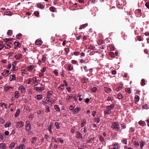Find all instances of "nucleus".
<instances>
[{
    "mask_svg": "<svg viewBox=\"0 0 149 149\" xmlns=\"http://www.w3.org/2000/svg\"><path fill=\"white\" fill-rule=\"evenodd\" d=\"M111 127L113 129H114L116 131H119L120 130L119 125L117 122L112 123Z\"/></svg>",
    "mask_w": 149,
    "mask_h": 149,
    "instance_id": "obj_1",
    "label": "nucleus"
},
{
    "mask_svg": "<svg viewBox=\"0 0 149 149\" xmlns=\"http://www.w3.org/2000/svg\"><path fill=\"white\" fill-rule=\"evenodd\" d=\"M13 88L14 87L9 86L4 87L3 88L4 91L10 93H11V92H10V91H12Z\"/></svg>",
    "mask_w": 149,
    "mask_h": 149,
    "instance_id": "obj_2",
    "label": "nucleus"
},
{
    "mask_svg": "<svg viewBox=\"0 0 149 149\" xmlns=\"http://www.w3.org/2000/svg\"><path fill=\"white\" fill-rule=\"evenodd\" d=\"M16 124L17 128H21L23 127L24 125V123L23 121H20L17 122Z\"/></svg>",
    "mask_w": 149,
    "mask_h": 149,
    "instance_id": "obj_3",
    "label": "nucleus"
},
{
    "mask_svg": "<svg viewBox=\"0 0 149 149\" xmlns=\"http://www.w3.org/2000/svg\"><path fill=\"white\" fill-rule=\"evenodd\" d=\"M18 90L19 91H20L22 93H24L25 92V88L22 85H21L18 88Z\"/></svg>",
    "mask_w": 149,
    "mask_h": 149,
    "instance_id": "obj_4",
    "label": "nucleus"
},
{
    "mask_svg": "<svg viewBox=\"0 0 149 149\" xmlns=\"http://www.w3.org/2000/svg\"><path fill=\"white\" fill-rule=\"evenodd\" d=\"M34 90L37 91L41 92L44 90V89L43 87H34Z\"/></svg>",
    "mask_w": 149,
    "mask_h": 149,
    "instance_id": "obj_5",
    "label": "nucleus"
},
{
    "mask_svg": "<svg viewBox=\"0 0 149 149\" xmlns=\"http://www.w3.org/2000/svg\"><path fill=\"white\" fill-rule=\"evenodd\" d=\"M42 43L43 42L41 40L38 39L36 40L35 42V44L37 45H41Z\"/></svg>",
    "mask_w": 149,
    "mask_h": 149,
    "instance_id": "obj_6",
    "label": "nucleus"
},
{
    "mask_svg": "<svg viewBox=\"0 0 149 149\" xmlns=\"http://www.w3.org/2000/svg\"><path fill=\"white\" fill-rule=\"evenodd\" d=\"M22 55L20 54H18L15 56V58L17 60H19L22 58Z\"/></svg>",
    "mask_w": 149,
    "mask_h": 149,
    "instance_id": "obj_7",
    "label": "nucleus"
},
{
    "mask_svg": "<svg viewBox=\"0 0 149 149\" xmlns=\"http://www.w3.org/2000/svg\"><path fill=\"white\" fill-rule=\"evenodd\" d=\"M9 72V71L8 70H4L3 72L1 73V74L3 76H6L8 75V73Z\"/></svg>",
    "mask_w": 149,
    "mask_h": 149,
    "instance_id": "obj_8",
    "label": "nucleus"
},
{
    "mask_svg": "<svg viewBox=\"0 0 149 149\" xmlns=\"http://www.w3.org/2000/svg\"><path fill=\"white\" fill-rule=\"evenodd\" d=\"M114 104H112L111 105L107 106L106 108L107 110H110L111 109H112L114 107Z\"/></svg>",
    "mask_w": 149,
    "mask_h": 149,
    "instance_id": "obj_9",
    "label": "nucleus"
},
{
    "mask_svg": "<svg viewBox=\"0 0 149 149\" xmlns=\"http://www.w3.org/2000/svg\"><path fill=\"white\" fill-rule=\"evenodd\" d=\"M118 143L113 144L111 146V147H113V148H111V149H117L119 148V146H118Z\"/></svg>",
    "mask_w": 149,
    "mask_h": 149,
    "instance_id": "obj_10",
    "label": "nucleus"
},
{
    "mask_svg": "<svg viewBox=\"0 0 149 149\" xmlns=\"http://www.w3.org/2000/svg\"><path fill=\"white\" fill-rule=\"evenodd\" d=\"M15 95H14V97L16 98H18L19 96H20V94L19 91H16L15 92Z\"/></svg>",
    "mask_w": 149,
    "mask_h": 149,
    "instance_id": "obj_11",
    "label": "nucleus"
},
{
    "mask_svg": "<svg viewBox=\"0 0 149 149\" xmlns=\"http://www.w3.org/2000/svg\"><path fill=\"white\" fill-rule=\"evenodd\" d=\"M34 68V65H32L27 67L26 69L28 70H29V71H31L33 70Z\"/></svg>",
    "mask_w": 149,
    "mask_h": 149,
    "instance_id": "obj_12",
    "label": "nucleus"
},
{
    "mask_svg": "<svg viewBox=\"0 0 149 149\" xmlns=\"http://www.w3.org/2000/svg\"><path fill=\"white\" fill-rule=\"evenodd\" d=\"M32 80L33 81V83L36 84V85H37L38 84V82L37 80V78L36 77H35L33 78Z\"/></svg>",
    "mask_w": 149,
    "mask_h": 149,
    "instance_id": "obj_13",
    "label": "nucleus"
},
{
    "mask_svg": "<svg viewBox=\"0 0 149 149\" xmlns=\"http://www.w3.org/2000/svg\"><path fill=\"white\" fill-rule=\"evenodd\" d=\"M42 95L41 94H38L35 97V98L38 100L41 99L42 97Z\"/></svg>",
    "mask_w": 149,
    "mask_h": 149,
    "instance_id": "obj_14",
    "label": "nucleus"
},
{
    "mask_svg": "<svg viewBox=\"0 0 149 149\" xmlns=\"http://www.w3.org/2000/svg\"><path fill=\"white\" fill-rule=\"evenodd\" d=\"M16 79L15 75V74L11 75L10 76V80L11 81L15 80Z\"/></svg>",
    "mask_w": 149,
    "mask_h": 149,
    "instance_id": "obj_15",
    "label": "nucleus"
},
{
    "mask_svg": "<svg viewBox=\"0 0 149 149\" xmlns=\"http://www.w3.org/2000/svg\"><path fill=\"white\" fill-rule=\"evenodd\" d=\"M0 148L1 149H6V146L3 143H0Z\"/></svg>",
    "mask_w": 149,
    "mask_h": 149,
    "instance_id": "obj_16",
    "label": "nucleus"
},
{
    "mask_svg": "<svg viewBox=\"0 0 149 149\" xmlns=\"http://www.w3.org/2000/svg\"><path fill=\"white\" fill-rule=\"evenodd\" d=\"M14 44L15 45V49H16L17 47H19L21 46V44L19 42H15L14 43Z\"/></svg>",
    "mask_w": 149,
    "mask_h": 149,
    "instance_id": "obj_17",
    "label": "nucleus"
},
{
    "mask_svg": "<svg viewBox=\"0 0 149 149\" xmlns=\"http://www.w3.org/2000/svg\"><path fill=\"white\" fill-rule=\"evenodd\" d=\"M20 113V109H17L16 111V113L14 115L15 117L17 118L19 115Z\"/></svg>",
    "mask_w": 149,
    "mask_h": 149,
    "instance_id": "obj_18",
    "label": "nucleus"
},
{
    "mask_svg": "<svg viewBox=\"0 0 149 149\" xmlns=\"http://www.w3.org/2000/svg\"><path fill=\"white\" fill-rule=\"evenodd\" d=\"M104 90L106 93H110L111 91V90L110 88L107 87H105Z\"/></svg>",
    "mask_w": 149,
    "mask_h": 149,
    "instance_id": "obj_19",
    "label": "nucleus"
},
{
    "mask_svg": "<svg viewBox=\"0 0 149 149\" xmlns=\"http://www.w3.org/2000/svg\"><path fill=\"white\" fill-rule=\"evenodd\" d=\"M10 47V45L6 44L3 45V48L4 47H5V49H8Z\"/></svg>",
    "mask_w": 149,
    "mask_h": 149,
    "instance_id": "obj_20",
    "label": "nucleus"
},
{
    "mask_svg": "<svg viewBox=\"0 0 149 149\" xmlns=\"http://www.w3.org/2000/svg\"><path fill=\"white\" fill-rule=\"evenodd\" d=\"M37 6L38 8L40 9L43 8L45 7V6L44 5H42L40 3H38L37 5Z\"/></svg>",
    "mask_w": 149,
    "mask_h": 149,
    "instance_id": "obj_21",
    "label": "nucleus"
},
{
    "mask_svg": "<svg viewBox=\"0 0 149 149\" xmlns=\"http://www.w3.org/2000/svg\"><path fill=\"white\" fill-rule=\"evenodd\" d=\"M139 124L141 125L144 126L146 125V123L144 121H140L139 122Z\"/></svg>",
    "mask_w": 149,
    "mask_h": 149,
    "instance_id": "obj_22",
    "label": "nucleus"
},
{
    "mask_svg": "<svg viewBox=\"0 0 149 149\" xmlns=\"http://www.w3.org/2000/svg\"><path fill=\"white\" fill-rule=\"evenodd\" d=\"M76 137L77 138L79 139H81L82 138V136L81 134L78 132L77 133Z\"/></svg>",
    "mask_w": 149,
    "mask_h": 149,
    "instance_id": "obj_23",
    "label": "nucleus"
},
{
    "mask_svg": "<svg viewBox=\"0 0 149 149\" xmlns=\"http://www.w3.org/2000/svg\"><path fill=\"white\" fill-rule=\"evenodd\" d=\"M55 109L57 111H58L60 110V108L58 105H55L54 106Z\"/></svg>",
    "mask_w": 149,
    "mask_h": 149,
    "instance_id": "obj_24",
    "label": "nucleus"
},
{
    "mask_svg": "<svg viewBox=\"0 0 149 149\" xmlns=\"http://www.w3.org/2000/svg\"><path fill=\"white\" fill-rule=\"evenodd\" d=\"M5 15H9L11 16L13 15V13L9 11H6L4 13Z\"/></svg>",
    "mask_w": 149,
    "mask_h": 149,
    "instance_id": "obj_25",
    "label": "nucleus"
},
{
    "mask_svg": "<svg viewBox=\"0 0 149 149\" xmlns=\"http://www.w3.org/2000/svg\"><path fill=\"white\" fill-rule=\"evenodd\" d=\"M97 90V88L96 87H93L91 90V91L93 93H95L96 92Z\"/></svg>",
    "mask_w": 149,
    "mask_h": 149,
    "instance_id": "obj_26",
    "label": "nucleus"
},
{
    "mask_svg": "<svg viewBox=\"0 0 149 149\" xmlns=\"http://www.w3.org/2000/svg\"><path fill=\"white\" fill-rule=\"evenodd\" d=\"M46 56L45 55H43L42 56V58L41 60V62H42V63H44L45 60L46 59ZM40 62H41V61H40Z\"/></svg>",
    "mask_w": 149,
    "mask_h": 149,
    "instance_id": "obj_27",
    "label": "nucleus"
},
{
    "mask_svg": "<svg viewBox=\"0 0 149 149\" xmlns=\"http://www.w3.org/2000/svg\"><path fill=\"white\" fill-rule=\"evenodd\" d=\"M111 113V111L108 110H107L104 111V113L106 115H109Z\"/></svg>",
    "mask_w": 149,
    "mask_h": 149,
    "instance_id": "obj_28",
    "label": "nucleus"
},
{
    "mask_svg": "<svg viewBox=\"0 0 149 149\" xmlns=\"http://www.w3.org/2000/svg\"><path fill=\"white\" fill-rule=\"evenodd\" d=\"M25 148V146L24 144L20 145L19 147V149H23Z\"/></svg>",
    "mask_w": 149,
    "mask_h": 149,
    "instance_id": "obj_29",
    "label": "nucleus"
},
{
    "mask_svg": "<svg viewBox=\"0 0 149 149\" xmlns=\"http://www.w3.org/2000/svg\"><path fill=\"white\" fill-rule=\"evenodd\" d=\"M15 145V143L13 142L10 144L9 147L11 149H12L14 147Z\"/></svg>",
    "mask_w": 149,
    "mask_h": 149,
    "instance_id": "obj_30",
    "label": "nucleus"
},
{
    "mask_svg": "<svg viewBox=\"0 0 149 149\" xmlns=\"http://www.w3.org/2000/svg\"><path fill=\"white\" fill-rule=\"evenodd\" d=\"M134 99L136 102H138L139 100V97L137 95H135L134 97Z\"/></svg>",
    "mask_w": 149,
    "mask_h": 149,
    "instance_id": "obj_31",
    "label": "nucleus"
},
{
    "mask_svg": "<svg viewBox=\"0 0 149 149\" xmlns=\"http://www.w3.org/2000/svg\"><path fill=\"white\" fill-rule=\"evenodd\" d=\"M125 91L126 92L128 93H131V90L130 88H127L125 89Z\"/></svg>",
    "mask_w": 149,
    "mask_h": 149,
    "instance_id": "obj_32",
    "label": "nucleus"
},
{
    "mask_svg": "<svg viewBox=\"0 0 149 149\" xmlns=\"http://www.w3.org/2000/svg\"><path fill=\"white\" fill-rule=\"evenodd\" d=\"M31 126L29 124H27L26 125V130L29 131L30 129Z\"/></svg>",
    "mask_w": 149,
    "mask_h": 149,
    "instance_id": "obj_33",
    "label": "nucleus"
},
{
    "mask_svg": "<svg viewBox=\"0 0 149 149\" xmlns=\"http://www.w3.org/2000/svg\"><path fill=\"white\" fill-rule=\"evenodd\" d=\"M99 139L100 141L102 142L103 141H104V138L102 136L100 135H99Z\"/></svg>",
    "mask_w": 149,
    "mask_h": 149,
    "instance_id": "obj_34",
    "label": "nucleus"
},
{
    "mask_svg": "<svg viewBox=\"0 0 149 149\" xmlns=\"http://www.w3.org/2000/svg\"><path fill=\"white\" fill-rule=\"evenodd\" d=\"M79 108H77L76 109H75L74 111H73V112L74 114H76L79 111Z\"/></svg>",
    "mask_w": 149,
    "mask_h": 149,
    "instance_id": "obj_35",
    "label": "nucleus"
},
{
    "mask_svg": "<svg viewBox=\"0 0 149 149\" xmlns=\"http://www.w3.org/2000/svg\"><path fill=\"white\" fill-rule=\"evenodd\" d=\"M73 98V96L72 95H70L68 96L66 98V101L67 102L69 101L70 99Z\"/></svg>",
    "mask_w": 149,
    "mask_h": 149,
    "instance_id": "obj_36",
    "label": "nucleus"
},
{
    "mask_svg": "<svg viewBox=\"0 0 149 149\" xmlns=\"http://www.w3.org/2000/svg\"><path fill=\"white\" fill-rule=\"evenodd\" d=\"M59 88H60L61 90H63L64 89V85L63 84L59 86Z\"/></svg>",
    "mask_w": 149,
    "mask_h": 149,
    "instance_id": "obj_37",
    "label": "nucleus"
},
{
    "mask_svg": "<svg viewBox=\"0 0 149 149\" xmlns=\"http://www.w3.org/2000/svg\"><path fill=\"white\" fill-rule=\"evenodd\" d=\"M55 125L57 129H59L60 128V126L59 124L57 122L55 123Z\"/></svg>",
    "mask_w": 149,
    "mask_h": 149,
    "instance_id": "obj_38",
    "label": "nucleus"
},
{
    "mask_svg": "<svg viewBox=\"0 0 149 149\" xmlns=\"http://www.w3.org/2000/svg\"><path fill=\"white\" fill-rule=\"evenodd\" d=\"M73 69L72 67L70 65H68L67 69L68 70H71Z\"/></svg>",
    "mask_w": 149,
    "mask_h": 149,
    "instance_id": "obj_39",
    "label": "nucleus"
},
{
    "mask_svg": "<svg viewBox=\"0 0 149 149\" xmlns=\"http://www.w3.org/2000/svg\"><path fill=\"white\" fill-rule=\"evenodd\" d=\"M49 10L51 12H54L55 11V8L54 7L52 6L49 8Z\"/></svg>",
    "mask_w": 149,
    "mask_h": 149,
    "instance_id": "obj_40",
    "label": "nucleus"
},
{
    "mask_svg": "<svg viewBox=\"0 0 149 149\" xmlns=\"http://www.w3.org/2000/svg\"><path fill=\"white\" fill-rule=\"evenodd\" d=\"M122 142L125 144H126L127 143V139H123L122 140Z\"/></svg>",
    "mask_w": 149,
    "mask_h": 149,
    "instance_id": "obj_41",
    "label": "nucleus"
},
{
    "mask_svg": "<svg viewBox=\"0 0 149 149\" xmlns=\"http://www.w3.org/2000/svg\"><path fill=\"white\" fill-rule=\"evenodd\" d=\"M12 39V38H6L4 39L3 40L5 42H7L8 41H10Z\"/></svg>",
    "mask_w": 149,
    "mask_h": 149,
    "instance_id": "obj_42",
    "label": "nucleus"
},
{
    "mask_svg": "<svg viewBox=\"0 0 149 149\" xmlns=\"http://www.w3.org/2000/svg\"><path fill=\"white\" fill-rule=\"evenodd\" d=\"M46 110L45 111V112L47 113L49 112L50 109H49V106L47 105L46 106Z\"/></svg>",
    "mask_w": 149,
    "mask_h": 149,
    "instance_id": "obj_43",
    "label": "nucleus"
},
{
    "mask_svg": "<svg viewBox=\"0 0 149 149\" xmlns=\"http://www.w3.org/2000/svg\"><path fill=\"white\" fill-rule=\"evenodd\" d=\"M32 79L29 78L28 80V84H31L33 83Z\"/></svg>",
    "mask_w": 149,
    "mask_h": 149,
    "instance_id": "obj_44",
    "label": "nucleus"
},
{
    "mask_svg": "<svg viewBox=\"0 0 149 149\" xmlns=\"http://www.w3.org/2000/svg\"><path fill=\"white\" fill-rule=\"evenodd\" d=\"M118 99H121L123 98V96L121 94L119 93L118 95Z\"/></svg>",
    "mask_w": 149,
    "mask_h": 149,
    "instance_id": "obj_45",
    "label": "nucleus"
},
{
    "mask_svg": "<svg viewBox=\"0 0 149 149\" xmlns=\"http://www.w3.org/2000/svg\"><path fill=\"white\" fill-rule=\"evenodd\" d=\"M11 125V123L10 122L8 123H6L5 124L4 127H8L10 125Z\"/></svg>",
    "mask_w": 149,
    "mask_h": 149,
    "instance_id": "obj_46",
    "label": "nucleus"
},
{
    "mask_svg": "<svg viewBox=\"0 0 149 149\" xmlns=\"http://www.w3.org/2000/svg\"><path fill=\"white\" fill-rule=\"evenodd\" d=\"M54 73L56 76H58V72L57 70H55L53 71Z\"/></svg>",
    "mask_w": 149,
    "mask_h": 149,
    "instance_id": "obj_47",
    "label": "nucleus"
},
{
    "mask_svg": "<svg viewBox=\"0 0 149 149\" xmlns=\"http://www.w3.org/2000/svg\"><path fill=\"white\" fill-rule=\"evenodd\" d=\"M3 41L0 42V51L3 49Z\"/></svg>",
    "mask_w": 149,
    "mask_h": 149,
    "instance_id": "obj_48",
    "label": "nucleus"
},
{
    "mask_svg": "<svg viewBox=\"0 0 149 149\" xmlns=\"http://www.w3.org/2000/svg\"><path fill=\"white\" fill-rule=\"evenodd\" d=\"M100 118L96 117L95 119V122L96 123H98L100 121Z\"/></svg>",
    "mask_w": 149,
    "mask_h": 149,
    "instance_id": "obj_49",
    "label": "nucleus"
},
{
    "mask_svg": "<svg viewBox=\"0 0 149 149\" xmlns=\"http://www.w3.org/2000/svg\"><path fill=\"white\" fill-rule=\"evenodd\" d=\"M141 85L143 86L145 84V80L144 79H142L141 81Z\"/></svg>",
    "mask_w": 149,
    "mask_h": 149,
    "instance_id": "obj_50",
    "label": "nucleus"
},
{
    "mask_svg": "<svg viewBox=\"0 0 149 149\" xmlns=\"http://www.w3.org/2000/svg\"><path fill=\"white\" fill-rule=\"evenodd\" d=\"M34 14V15L37 17H38L39 14V13L38 11H35Z\"/></svg>",
    "mask_w": 149,
    "mask_h": 149,
    "instance_id": "obj_51",
    "label": "nucleus"
},
{
    "mask_svg": "<svg viewBox=\"0 0 149 149\" xmlns=\"http://www.w3.org/2000/svg\"><path fill=\"white\" fill-rule=\"evenodd\" d=\"M12 34V32L11 30H9L8 31L7 34L8 35L10 36Z\"/></svg>",
    "mask_w": 149,
    "mask_h": 149,
    "instance_id": "obj_52",
    "label": "nucleus"
},
{
    "mask_svg": "<svg viewBox=\"0 0 149 149\" xmlns=\"http://www.w3.org/2000/svg\"><path fill=\"white\" fill-rule=\"evenodd\" d=\"M22 34L21 33H19L17 34L16 36V38L17 39H19L20 37H21Z\"/></svg>",
    "mask_w": 149,
    "mask_h": 149,
    "instance_id": "obj_53",
    "label": "nucleus"
},
{
    "mask_svg": "<svg viewBox=\"0 0 149 149\" xmlns=\"http://www.w3.org/2000/svg\"><path fill=\"white\" fill-rule=\"evenodd\" d=\"M91 99V98H86L85 100V102L88 103L90 101V99Z\"/></svg>",
    "mask_w": 149,
    "mask_h": 149,
    "instance_id": "obj_54",
    "label": "nucleus"
},
{
    "mask_svg": "<svg viewBox=\"0 0 149 149\" xmlns=\"http://www.w3.org/2000/svg\"><path fill=\"white\" fill-rule=\"evenodd\" d=\"M46 70V68L45 67H44L41 70V72L42 73H44V72H45Z\"/></svg>",
    "mask_w": 149,
    "mask_h": 149,
    "instance_id": "obj_55",
    "label": "nucleus"
},
{
    "mask_svg": "<svg viewBox=\"0 0 149 149\" xmlns=\"http://www.w3.org/2000/svg\"><path fill=\"white\" fill-rule=\"evenodd\" d=\"M135 131V129L133 127H131L130 130V132H134Z\"/></svg>",
    "mask_w": 149,
    "mask_h": 149,
    "instance_id": "obj_56",
    "label": "nucleus"
},
{
    "mask_svg": "<svg viewBox=\"0 0 149 149\" xmlns=\"http://www.w3.org/2000/svg\"><path fill=\"white\" fill-rule=\"evenodd\" d=\"M77 97L78 95H75L74 97V99L75 101H77Z\"/></svg>",
    "mask_w": 149,
    "mask_h": 149,
    "instance_id": "obj_57",
    "label": "nucleus"
},
{
    "mask_svg": "<svg viewBox=\"0 0 149 149\" xmlns=\"http://www.w3.org/2000/svg\"><path fill=\"white\" fill-rule=\"evenodd\" d=\"M52 141L53 142H55L56 143H58V141H57L56 139L53 137L52 139Z\"/></svg>",
    "mask_w": 149,
    "mask_h": 149,
    "instance_id": "obj_58",
    "label": "nucleus"
},
{
    "mask_svg": "<svg viewBox=\"0 0 149 149\" xmlns=\"http://www.w3.org/2000/svg\"><path fill=\"white\" fill-rule=\"evenodd\" d=\"M65 51L67 54L69 52V49L68 48H66L65 49Z\"/></svg>",
    "mask_w": 149,
    "mask_h": 149,
    "instance_id": "obj_59",
    "label": "nucleus"
},
{
    "mask_svg": "<svg viewBox=\"0 0 149 149\" xmlns=\"http://www.w3.org/2000/svg\"><path fill=\"white\" fill-rule=\"evenodd\" d=\"M140 145L141 147L142 148L143 147V146L144 144L143 142L142 141L140 142Z\"/></svg>",
    "mask_w": 149,
    "mask_h": 149,
    "instance_id": "obj_60",
    "label": "nucleus"
},
{
    "mask_svg": "<svg viewBox=\"0 0 149 149\" xmlns=\"http://www.w3.org/2000/svg\"><path fill=\"white\" fill-rule=\"evenodd\" d=\"M145 6L148 8L149 9V2L146 3Z\"/></svg>",
    "mask_w": 149,
    "mask_h": 149,
    "instance_id": "obj_61",
    "label": "nucleus"
},
{
    "mask_svg": "<svg viewBox=\"0 0 149 149\" xmlns=\"http://www.w3.org/2000/svg\"><path fill=\"white\" fill-rule=\"evenodd\" d=\"M44 75V74L42 72H40L39 74V77H43Z\"/></svg>",
    "mask_w": 149,
    "mask_h": 149,
    "instance_id": "obj_62",
    "label": "nucleus"
},
{
    "mask_svg": "<svg viewBox=\"0 0 149 149\" xmlns=\"http://www.w3.org/2000/svg\"><path fill=\"white\" fill-rule=\"evenodd\" d=\"M122 88L121 87L119 86L116 88V91H119L120 90H121Z\"/></svg>",
    "mask_w": 149,
    "mask_h": 149,
    "instance_id": "obj_63",
    "label": "nucleus"
},
{
    "mask_svg": "<svg viewBox=\"0 0 149 149\" xmlns=\"http://www.w3.org/2000/svg\"><path fill=\"white\" fill-rule=\"evenodd\" d=\"M52 93L53 92L51 91H49L47 92L48 95H52Z\"/></svg>",
    "mask_w": 149,
    "mask_h": 149,
    "instance_id": "obj_64",
    "label": "nucleus"
}]
</instances>
